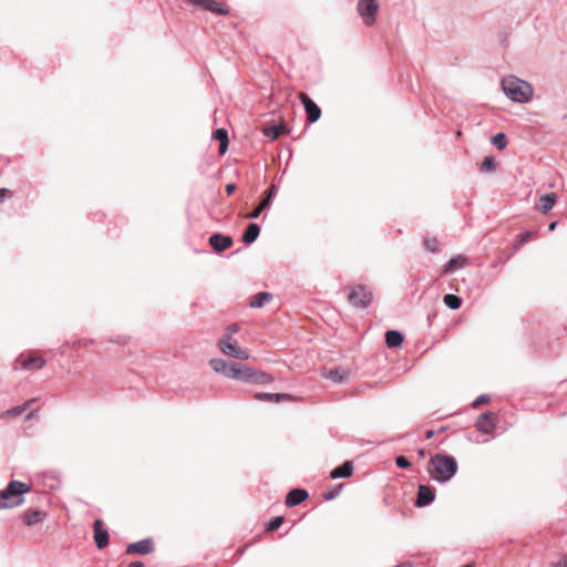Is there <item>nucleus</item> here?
Wrapping results in <instances>:
<instances>
[{
	"instance_id": "obj_4",
	"label": "nucleus",
	"mask_w": 567,
	"mask_h": 567,
	"mask_svg": "<svg viewBox=\"0 0 567 567\" xmlns=\"http://www.w3.org/2000/svg\"><path fill=\"white\" fill-rule=\"evenodd\" d=\"M218 348L221 353L235 359L248 360L250 358L249 350L241 348L230 334H224L219 339Z\"/></svg>"
},
{
	"instance_id": "obj_1",
	"label": "nucleus",
	"mask_w": 567,
	"mask_h": 567,
	"mask_svg": "<svg viewBox=\"0 0 567 567\" xmlns=\"http://www.w3.org/2000/svg\"><path fill=\"white\" fill-rule=\"evenodd\" d=\"M456 460L446 454H435L427 464V473L432 480L439 483L450 481L457 472Z\"/></svg>"
},
{
	"instance_id": "obj_40",
	"label": "nucleus",
	"mask_w": 567,
	"mask_h": 567,
	"mask_svg": "<svg viewBox=\"0 0 567 567\" xmlns=\"http://www.w3.org/2000/svg\"><path fill=\"white\" fill-rule=\"evenodd\" d=\"M489 401V396L488 395H480L476 398V400L473 402V408L474 409H477L478 406H481L482 404H485Z\"/></svg>"
},
{
	"instance_id": "obj_50",
	"label": "nucleus",
	"mask_w": 567,
	"mask_h": 567,
	"mask_svg": "<svg viewBox=\"0 0 567 567\" xmlns=\"http://www.w3.org/2000/svg\"><path fill=\"white\" fill-rule=\"evenodd\" d=\"M396 567H414V565L412 563H410V561H406V563H403V564H401V565H399Z\"/></svg>"
},
{
	"instance_id": "obj_27",
	"label": "nucleus",
	"mask_w": 567,
	"mask_h": 567,
	"mask_svg": "<svg viewBox=\"0 0 567 567\" xmlns=\"http://www.w3.org/2000/svg\"><path fill=\"white\" fill-rule=\"evenodd\" d=\"M260 228L257 224H249L243 235V241L247 245L252 244L259 236Z\"/></svg>"
},
{
	"instance_id": "obj_12",
	"label": "nucleus",
	"mask_w": 567,
	"mask_h": 567,
	"mask_svg": "<svg viewBox=\"0 0 567 567\" xmlns=\"http://www.w3.org/2000/svg\"><path fill=\"white\" fill-rule=\"evenodd\" d=\"M17 363L20 364V368L28 371H37L42 369L45 365V360L40 355H32L29 358H24L21 355Z\"/></svg>"
},
{
	"instance_id": "obj_38",
	"label": "nucleus",
	"mask_w": 567,
	"mask_h": 567,
	"mask_svg": "<svg viewBox=\"0 0 567 567\" xmlns=\"http://www.w3.org/2000/svg\"><path fill=\"white\" fill-rule=\"evenodd\" d=\"M277 194V186L271 185L265 193V197L262 199H267L270 205L272 197Z\"/></svg>"
},
{
	"instance_id": "obj_22",
	"label": "nucleus",
	"mask_w": 567,
	"mask_h": 567,
	"mask_svg": "<svg viewBox=\"0 0 567 567\" xmlns=\"http://www.w3.org/2000/svg\"><path fill=\"white\" fill-rule=\"evenodd\" d=\"M202 9L210 11L216 14L227 16L229 14V9L223 7L219 2L215 0H205Z\"/></svg>"
},
{
	"instance_id": "obj_3",
	"label": "nucleus",
	"mask_w": 567,
	"mask_h": 567,
	"mask_svg": "<svg viewBox=\"0 0 567 567\" xmlns=\"http://www.w3.org/2000/svg\"><path fill=\"white\" fill-rule=\"evenodd\" d=\"M30 485L19 481H11L6 489L0 491V509L22 504L23 495L30 492Z\"/></svg>"
},
{
	"instance_id": "obj_15",
	"label": "nucleus",
	"mask_w": 567,
	"mask_h": 567,
	"mask_svg": "<svg viewBox=\"0 0 567 567\" xmlns=\"http://www.w3.org/2000/svg\"><path fill=\"white\" fill-rule=\"evenodd\" d=\"M434 497L435 494L431 487L426 485H420L415 505L419 507L426 506L434 501Z\"/></svg>"
},
{
	"instance_id": "obj_19",
	"label": "nucleus",
	"mask_w": 567,
	"mask_h": 567,
	"mask_svg": "<svg viewBox=\"0 0 567 567\" xmlns=\"http://www.w3.org/2000/svg\"><path fill=\"white\" fill-rule=\"evenodd\" d=\"M468 264V259L465 256L458 255L450 259L444 266L443 274L452 272L457 269L464 268Z\"/></svg>"
},
{
	"instance_id": "obj_14",
	"label": "nucleus",
	"mask_w": 567,
	"mask_h": 567,
	"mask_svg": "<svg viewBox=\"0 0 567 567\" xmlns=\"http://www.w3.org/2000/svg\"><path fill=\"white\" fill-rule=\"evenodd\" d=\"M209 244L214 250L221 252L233 246V238L221 234H214L209 238Z\"/></svg>"
},
{
	"instance_id": "obj_42",
	"label": "nucleus",
	"mask_w": 567,
	"mask_h": 567,
	"mask_svg": "<svg viewBox=\"0 0 567 567\" xmlns=\"http://www.w3.org/2000/svg\"><path fill=\"white\" fill-rule=\"evenodd\" d=\"M239 331V326L237 323H233L226 328L225 334H230L233 337L234 333Z\"/></svg>"
},
{
	"instance_id": "obj_49",
	"label": "nucleus",
	"mask_w": 567,
	"mask_h": 567,
	"mask_svg": "<svg viewBox=\"0 0 567 567\" xmlns=\"http://www.w3.org/2000/svg\"><path fill=\"white\" fill-rule=\"evenodd\" d=\"M556 227H557V221H553V223H550V224H549V226H548V230H549V231H553V230H555V229H556Z\"/></svg>"
},
{
	"instance_id": "obj_23",
	"label": "nucleus",
	"mask_w": 567,
	"mask_h": 567,
	"mask_svg": "<svg viewBox=\"0 0 567 567\" xmlns=\"http://www.w3.org/2000/svg\"><path fill=\"white\" fill-rule=\"evenodd\" d=\"M214 138L219 142V154L224 155L228 148V133L225 128H218L214 132Z\"/></svg>"
},
{
	"instance_id": "obj_24",
	"label": "nucleus",
	"mask_w": 567,
	"mask_h": 567,
	"mask_svg": "<svg viewBox=\"0 0 567 567\" xmlns=\"http://www.w3.org/2000/svg\"><path fill=\"white\" fill-rule=\"evenodd\" d=\"M249 382L255 384H270L274 382V377L266 372L257 371L254 369Z\"/></svg>"
},
{
	"instance_id": "obj_7",
	"label": "nucleus",
	"mask_w": 567,
	"mask_h": 567,
	"mask_svg": "<svg viewBox=\"0 0 567 567\" xmlns=\"http://www.w3.org/2000/svg\"><path fill=\"white\" fill-rule=\"evenodd\" d=\"M498 423V417L494 412L483 413L476 421V427L484 434H492Z\"/></svg>"
},
{
	"instance_id": "obj_8",
	"label": "nucleus",
	"mask_w": 567,
	"mask_h": 567,
	"mask_svg": "<svg viewBox=\"0 0 567 567\" xmlns=\"http://www.w3.org/2000/svg\"><path fill=\"white\" fill-rule=\"evenodd\" d=\"M299 100L305 106V111L307 113V120L310 123L317 122L321 116L320 107L303 92L298 94Z\"/></svg>"
},
{
	"instance_id": "obj_28",
	"label": "nucleus",
	"mask_w": 567,
	"mask_h": 567,
	"mask_svg": "<svg viewBox=\"0 0 567 567\" xmlns=\"http://www.w3.org/2000/svg\"><path fill=\"white\" fill-rule=\"evenodd\" d=\"M274 296L270 292H259L255 295L249 302V306L251 308H261L266 302L271 301Z\"/></svg>"
},
{
	"instance_id": "obj_37",
	"label": "nucleus",
	"mask_w": 567,
	"mask_h": 567,
	"mask_svg": "<svg viewBox=\"0 0 567 567\" xmlns=\"http://www.w3.org/2000/svg\"><path fill=\"white\" fill-rule=\"evenodd\" d=\"M284 520L285 519H284L282 516L275 517L272 520H270L268 523L266 530L267 532H275L276 529H278L284 524Z\"/></svg>"
},
{
	"instance_id": "obj_44",
	"label": "nucleus",
	"mask_w": 567,
	"mask_h": 567,
	"mask_svg": "<svg viewBox=\"0 0 567 567\" xmlns=\"http://www.w3.org/2000/svg\"><path fill=\"white\" fill-rule=\"evenodd\" d=\"M336 495H337V493L333 492V491H324L322 493L323 498L327 499V501H330V499L334 498Z\"/></svg>"
},
{
	"instance_id": "obj_6",
	"label": "nucleus",
	"mask_w": 567,
	"mask_h": 567,
	"mask_svg": "<svg viewBox=\"0 0 567 567\" xmlns=\"http://www.w3.org/2000/svg\"><path fill=\"white\" fill-rule=\"evenodd\" d=\"M378 10L379 6L375 0H359L358 2V12L368 27L374 23Z\"/></svg>"
},
{
	"instance_id": "obj_25",
	"label": "nucleus",
	"mask_w": 567,
	"mask_h": 567,
	"mask_svg": "<svg viewBox=\"0 0 567 567\" xmlns=\"http://www.w3.org/2000/svg\"><path fill=\"white\" fill-rule=\"evenodd\" d=\"M34 400H29L21 405H18V406H14L12 409L4 411L3 413L0 414V419L6 420L9 417H16V416L20 415L31 405V403Z\"/></svg>"
},
{
	"instance_id": "obj_36",
	"label": "nucleus",
	"mask_w": 567,
	"mask_h": 567,
	"mask_svg": "<svg viewBox=\"0 0 567 567\" xmlns=\"http://www.w3.org/2000/svg\"><path fill=\"white\" fill-rule=\"evenodd\" d=\"M532 238H533L532 231H525L524 234H522L518 237L517 243L514 245V250H518L520 246L527 244Z\"/></svg>"
},
{
	"instance_id": "obj_46",
	"label": "nucleus",
	"mask_w": 567,
	"mask_h": 567,
	"mask_svg": "<svg viewBox=\"0 0 567 567\" xmlns=\"http://www.w3.org/2000/svg\"><path fill=\"white\" fill-rule=\"evenodd\" d=\"M186 1L192 3L193 6L202 8L205 0H186Z\"/></svg>"
},
{
	"instance_id": "obj_51",
	"label": "nucleus",
	"mask_w": 567,
	"mask_h": 567,
	"mask_svg": "<svg viewBox=\"0 0 567 567\" xmlns=\"http://www.w3.org/2000/svg\"><path fill=\"white\" fill-rule=\"evenodd\" d=\"M33 417H35V412H34V411L30 412V413L25 416V419H27V420H30V419H33Z\"/></svg>"
},
{
	"instance_id": "obj_2",
	"label": "nucleus",
	"mask_w": 567,
	"mask_h": 567,
	"mask_svg": "<svg viewBox=\"0 0 567 567\" xmlns=\"http://www.w3.org/2000/svg\"><path fill=\"white\" fill-rule=\"evenodd\" d=\"M502 85L505 94L514 102L526 103L533 96L532 85L516 76L505 78Z\"/></svg>"
},
{
	"instance_id": "obj_35",
	"label": "nucleus",
	"mask_w": 567,
	"mask_h": 567,
	"mask_svg": "<svg viewBox=\"0 0 567 567\" xmlns=\"http://www.w3.org/2000/svg\"><path fill=\"white\" fill-rule=\"evenodd\" d=\"M492 143L498 148L504 150L507 146L506 136L504 133H497L492 138Z\"/></svg>"
},
{
	"instance_id": "obj_33",
	"label": "nucleus",
	"mask_w": 567,
	"mask_h": 567,
	"mask_svg": "<svg viewBox=\"0 0 567 567\" xmlns=\"http://www.w3.org/2000/svg\"><path fill=\"white\" fill-rule=\"evenodd\" d=\"M423 244L426 250L431 252H436L440 248V243L435 237H425Z\"/></svg>"
},
{
	"instance_id": "obj_26",
	"label": "nucleus",
	"mask_w": 567,
	"mask_h": 567,
	"mask_svg": "<svg viewBox=\"0 0 567 567\" xmlns=\"http://www.w3.org/2000/svg\"><path fill=\"white\" fill-rule=\"evenodd\" d=\"M286 126L281 123L278 125L265 126L262 133L272 141L277 140L281 134L286 133Z\"/></svg>"
},
{
	"instance_id": "obj_17",
	"label": "nucleus",
	"mask_w": 567,
	"mask_h": 567,
	"mask_svg": "<svg viewBox=\"0 0 567 567\" xmlns=\"http://www.w3.org/2000/svg\"><path fill=\"white\" fill-rule=\"evenodd\" d=\"M308 498V492L301 488L291 489L286 497V505L293 507Z\"/></svg>"
},
{
	"instance_id": "obj_48",
	"label": "nucleus",
	"mask_w": 567,
	"mask_h": 567,
	"mask_svg": "<svg viewBox=\"0 0 567 567\" xmlns=\"http://www.w3.org/2000/svg\"><path fill=\"white\" fill-rule=\"evenodd\" d=\"M127 567H144L142 561H133Z\"/></svg>"
},
{
	"instance_id": "obj_34",
	"label": "nucleus",
	"mask_w": 567,
	"mask_h": 567,
	"mask_svg": "<svg viewBox=\"0 0 567 567\" xmlns=\"http://www.w3.org/2000/svg\"><path fill=\"white\" fill-rule=\"evenodd\" d=\"M495 168H496L495 158L493 156H486L481 164V171L491 173V172L495 171Z\"/></svg>"
},
{
	"instance_id": "obj_5",
	"label": "nucleus",
	"mask_w": 567,
	"mask_h": 567,
	"mask_svg": "<svg viewBox=\"0 0 567 567\" xmlns=\"http://www.w3.org/2000/svg\"><path fill=\"white\" fill-rule=\"evenodd\" d=\"M349 302L354 307H368L372 301V292L362 285H355L349 288Z\"/></svg>"
},
{
	"instance_id": "obj_39",
	"label": "nucleus",
	"mask_w": 567,
	"mask_h": 567,
	"mask_svg": "<svg viewBox=\"0 0 567 567\" xmlns=\"http://www.w3.org/2000/svg\"><path fill=\"white\" fill-rule=\"evenodd\" d=\"M548 567H567V554L560 555L557 561H553Z\"/></svg>"
},
{
	"instance_id": "obj_29",
	"label": "nucleus",
	"mask_w": 567,
	"mask_h": 567,
	"mask_svg": "<svg viewBox=\"0 0 567 567\" xmlns=\"http://www.w3.org/2000/svg\"><path fill=\"white\" fill-rule=\"evenodd\" d=\"M403 342V336L401 332L390 330L385 333V343L389 348L400 347Z\"/></svg>"
},
{
	"instance_id": "obj_45",
	"label": "nucleus",
	"mask_w": 567,
	"mask_h": 567,
	"mask_svg": "<svg viewBox=\"0 0 567 567\" xmlns=\"http://www.w3.org/2000/svg\"><path fill=\"white\" fill-rule=\"evenodd\" d=\"M236 189V185L235 184H227L226 185V193L227 195H231Z\"/></svg>"
},
{
	"instance_id": "obj_16",
	"label": "nucleus",
	"mask_w": 567,
	"mask_h": 567,
	"mask_svg": "<svg viewBox=\"0 0 567 567\" xmlns=\"http://www.w3.org/2000/svg\"><path fill=\"white\" fill-rule=\"evenodd\" d=\"M322 377L336 383H343L349 379V371L343 368L324 370Z\"/></svg>"
},
{
	"instance_id": "obj_21",
	"label": "nucleus",
	"mask_w": 567,
	"mask_h": 567,
	"mask_svg": "<svg viewBox=\"0 0 567 567\" xmlns=\"http://www.w3.org/2000/svg\"><path fill=\"white\" fill-rule=\"evenodd\" d=\"M209 365L215 372L229 378L231 363H228L223 359H212L209 361Z\"/></svg>"
},
{
	"instance_id": "obj_10",
	"label": "nucleus",
	"mask_w": 567,
	"mask_h": 567,
	"mask_svg": "<svg viewBox=\"0 0 567 567\" xmlns=\"http://www.w3.org/2000/svg\"><path fill=\"white\" fill-rule=\"evenodd\" d=\"M94 543L99 549H103L109 545L110 534L104 528V524L101 519H95L93 523Z\"/></svg>"
},
{
	"instance_id": "obj_20",
	"label": "nucleus",
	"mask_w": 567,
	"mask_h": 567,
	"mask_svg": "<svg viewBox=\"0 0 567 567\" xmlns=\"http://www.w3.org/2000/svg\"><path fill=\"white\" fill-rule=\"evenodd\" d=\"M353 473V463L351 461L344 462L342 465L336 467L330 473V477L336 480L340 477H350Z\"/></svg>"
},
{
	"instance_id": "obj_11",
	"label": "nucleus",
	"mask_w": 567,
	"mask_h": 567,
	"mask_svg": "<svg viewBox=\"0 0 567 567\" xmlns=\"http://www.w3.org/2000/svg\"><path fill=\"white\" fill-rule=\"evenodd\" d=\"M252 370L254 369L248 365L231 362L229 379L249 382V379L252 375Z\"/></svg>"
},
{
	"instance_id": "obj_9",
	"label": "nucleus",
	"mask_w": 567,
	"mask_h": 567,
	"mask_svg": "<svg viewBox=\"0 0 567 567\" xmlns=\"http://www.w3.org/2000/svg\"><path fill=\"white\" fill-rule=\"evenodd\" d=\"M254 399L257 401H266L271 403H280L282 401L297 402L299 398L288 393H265L258 392L254 394Z\"/></svg>"
},
{
	"instance_id": "obj_13",
	"label": "nucleus",
	"mask_w": 567,
	"mask_h": 567,
	"mask_svg": "<svg viewBox=\"0 0 567 567\" xmlns=\"http://www.w3.org/2000/svg\"><path fill=\"white\" fill-rule=\"evenodd\" d=\"M154 544L153 540L147 538L140 540L137 543L130 544L126 547V554H138V555H147L153 553Z\"/></svg>"
},
{
	"instance_id": "obj_31",
	"label": "nucleus",
	"mask_w": 567,
	"mask_h": 567,
	"mask_svg": "<svg viewBox=\"0 0 567 567\" xmlns=\"http://www.w3.org/2000/svg\"><path fill=\"white\" fill-rule=\"evenodd\" d=\"M443 301L449 308L453 310L458 309L462 305L461 298L452 293L445 295Z\"/></svg>"
},
{
	"instance_id": "obj_18",
	"label": "nucleus",
	"mask_w": 567,
	"mask_h": 567,
	"mask_svg": "<svg viewBox=\"0 0 567 567\" xmlns=\"http://www.w3.org/2000/svg\"><path fill=\"white\" fill-rule=\"evenodd\" d=\"M47 517V513L39 509H28L23 513V522L28 526L35 525Z\"/></svg>"
},
{
	"instance_id": "obj_30",
	"label": "nucleus",
	"mask_w": 567,
	"mask_h": 567,
	"mask_svg": "<svg viewBox=\"0 0 567 567\" xmlns=\"http://www.w3.org/2000/svg\"><path fill=\"white\" fill-rule=\"evenodd\" d=\"M556 198L557 197H556L555 193H549V194L542 196L539 198L538 209L542 210L543 213H547L555 205Z\"/></svg>"
},
{
	"instance_id": "obj_32",
	"label": "nucleus",
	"mask_w": 567,
	"mask_h": 567,
	"mask_svg": "<svg viewBox=\"0 0 567 567\" xmlns=\"http://www.w3.org/2000/svg\"><path fill=\"white\" fill-rule=\"evenodd\" d=\"M270 205L268 204V200L267 199H262L257 206L256 208L249 213L246 218L248 219H256L260 216V214L267 209Z\"/></svg>"
},
{
	"instance_id": "obj_53",
	"label": "nucleus",
	"mask_w": 567,
	"mask_h": 567,
	"mask_svg": "<svg viewBox=\"0 0 567 567\" xmlns=\"http://www.w3.org/2000/svg\"><path fill=\"white\" fill-rule=\"evenodd\" d=\"M462 136V132L461 131H457L456 132V137H461Z\"/></svg>"
},
{
	"instance_id": "obj_43",
	"label": "nucleus",
	"mask_w": 567,
	"mask_h": 567,
	"mask_svg": "<svg viewBox=\"0 0 567 567\" xmlns=\"http://www.w3.org/2000/svg\"><path fill=\"white\" fill-rule=\"evenodd\" d=\"M12 192L8 188H0V203H2L7 197H11Z\"/></svg>"
},
{
	"instance_id": "obj_41",
	"label": "nucleus",
	"mask_w": 567,
	"mask_h": 567,
	"mask_svg": "<svg viewBox=\"0 0 567 567\" xmlns=\"http://www.w3.org/2000/svg\"><path fill=\"white\" fill-rule=\"evenodd\" d=\"M395 464L401 468H409L411 466V463L404 456H398L395 458Z\"/></svg>"
},
{
	"instance_id": "obj_47",
	"label": "nucleus",
	"mask_w": 567,
	"mask_h": 567,
	"mask_svg": "<svg viewBox=\"0 0 567 567\" xmlns=\"http://www.w3.org/2000/svg\"><path fill=\"white\" fill-rule=\"evenodd\" d=\"M434 434H435V432L433 430H427L425 432V439L430 440V439H432L434 436Z\"/></svg>"
},
{
	"instance_id": "obj_52",
	"label": "nucleus",
	"mask_w": 567,
	"mask_h": 567,
	"mask_svg": "<svg viewBox=\"0 0 567 567\" xmlns=\"http://www.w3.org/2000/svg\"><path fill=\"white\" fill-rule=\"evenodd\" d=\"M417 453H419V455H420L421 457H424V456H425V452H424V450H422V449H420V450L417 451Z\"/></svg>"
}]
</instances>
